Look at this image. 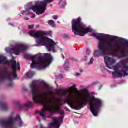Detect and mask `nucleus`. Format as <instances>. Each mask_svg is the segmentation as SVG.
Returning a JSON list of instances; mask_svg holds the SVG:
<instances>
[{
    "instance_id": "58836bf2",
    "label": "nucleus",
    "mask_w": 128,
    "mask_h": 128,
    "mask_svg": "<svg viewBox=\"0 0 128 128\" xmlns=\"http://www.w3.org/2000/svg\"><path fill=\"white\" fill-rule=\"evenodd\" d=\"M92 96L94 95V93L92 92Z\"/></svg>"
},
{
    "instance_id": "f3484780",
    "label": "nucleus",
    "mask_w": 128,
    "mask_h": 128,
    "mask_svg": "<svg viewBox=\"0 0 128 128\" xmlns=\"http://www.w3.org/2000/svg\"><path fill=\"white\" fill-rule=\"evenodd\" d=\"M94 58H91L90 59V62L88 64H89L90 66V64H94Z\"/></svg>"
},
{
    "instance_id": "f257e3e1",
    "label": "nucleus",
    "mask_w": 128,
    "mask_h": 128,
    "mask_svg": "<svg viewBox=\"0 0 128 128\" xmlns=\"http://www.w3.org/2000/svg\"><path fill=\"white\" fill-rule=\"evenodd\" d=\"M45 88L48 90L50 86L44 80H34L30 84L32 94L34 102H30L25 104H20L18 100L14 102V106H18V108L20 110H24L27 112L30 106L36 104H41L44 106V109L40 112L36 111V114H40L44 122H46V118H52L54 122L48 124V128H60V124L64 122V118H53L52 116L46 117V112H50L51 114L56 110H60L58 106V102L60 99H56L54 96L56 93L51 91L49 93L44 92Z\"/></svg>"
},
{
    "instance_id": "39448f33",
    "label": "nucleus",
    "mask_w": 128,
    "mask_h": 128,
    "mask_svg": "<svg viewBox=\"0 0 128 128\" xmlns=\"http://www.w3.org/2000/svg\"><path fill=\"white\" fill-rule=\"evenodd\" d=\"M104 62L106 66L110 70H114L115 72H112L114 78H122L128 76V58L121 60L116 64V60L114 58L105 56ZM114 66V64H116Z\"/></svg>"
},
{
    "instance_id": "f8f14e48",
    "label": "nucleus",
    "mask_w": 128,
    "mask_h": 128,
    "mask_svg": "<svg viewBox=\"0 0 128 128\" xmlns=\"http://www.w3.org/2000/svg\"><path fill=\"white\" fill-rule=\"evenodd\" d=\"M0 108L2 110H8V106L4 102H0Z\"/></svg>"
},
{
    "instance_id": "c9c22d12",
    "label": "nucleus",
    "mask_w": 128,
    "mask_h": 128,
    "mask_svg": "<svg viewBox=\"0 0 128 128\" xmlns=\"http://www.w3.org/2000/svg\"><path fill=\"white\" fill-rule=\"evenodd\" d=\"M8 20H10V18H8L7 20V21L8 22Z\"/></svg>"
},
{
    "instance_id": "9b49d317",
    "label": "nucleus",
    "mask_w": 128,
    "mask_h": 128,
    "mask_svg": "<svg viewBox=\"0 0 128 128\" xmlns=\"http://www.w3.org/2000/svg\"><path fill=\"white\" fill-rule=\"evenodd\" d=\"M35 74L34 72H32V71H30L26 73V78L24 77L23 78H22L21 80L22 82H24V80H26V78H32V76H34V75Z\"/></svg>"
},
{
    "instance_id": "9d476101",
    "label": "nucleus",
    "mask_w": 128,
    "mask_h": 128,
    "mask_svg": "<svg viewBox=\"0 0 128 128\" xmlns=\"http://www.w3.org/2000/svg\"><path fill=\"white\" fill-rule=\"evenodd\" d=\"M28 46L24 44H18L16 45L13 48H6L5 50L8 54H14L16 56H20V54H24L25 52L28 50Z\"/></svg>"
},
{
    "instance_id": "4468645a",
    "label": "nucleus",
    "mask_w": 128,
    "mask_h": 128,
    "mask_svg": "<svg viewBox=\"0 0 128 128\" xmlns=\"http://www.w3.org/2000/svg\"><path fill=\"white\" fill-rule=\"evenodd\" d=\"M70 68V62L68 60H67L65 62V64H64V69L65 70H68Z\"/></svg>"
},
{
    "instance_id": "a878e982",
    "label": "nucleus",
    "mask_w": 128,
    "mask_h": 128,
    "mask_svg": "<svg viewBox=\"0 0 128 128\" xmlns=\"http://www.w3.org/2000/svg\"><path fill=\"white\" fill-rule=\"evenodd\" d=\"M76 86L75 84H74V85L70 87V88H71V90H74V88H76Z\"/></svg>"
},
{
    "instance_id": "393cba45",
    "label": "nucleus",
    "mask_w": 128,
    "mask_h": 128,
    "mask_svg": "<svg viewBox=\"0 0 128 128\" xmlns=\"http://www.w3.org/2000/svg\"><path fill=\"white\" fill-rule=\"evenodd\" d=\"M8 26H12L13 28H14V26H16L14 24H12V23H9Z\"/></svg>"
},
{
    "instance_id": "5701e85b",
    "label": "nucleus",
    "mask_w": 128,
    "mask_h": 128,
    "mask_svg": "<svg viewBox=\"0 0 128 128\" xmlns=\"http://www.w3.org/2000/svg\"><path fill=\"white\" fill-rule=\"evenodd\" d=\"M54 20H56L58 18V16H53Z\"/></svg>"
},
{
    "instance_id": "dca6fc26",
    "label": "nucleus",
    "mask_w": 128,
    "mask_h": 128,
    "mask_svg": "<svg viewBox=\"0 0 128 128\" xmlns=\"http://www.w3.org/2000/svg\"><path fill=\"white\" fill-rule=\"evenodd\" d=\"M60 8H64V6H66V2L60 1Z\"/></svg>"
},
{
    "instance_id": "c85d7f7f",
    "label": "nucleus",
    "mask_w": 128,
    "mask_h": 128,
    "mask_svg": "<svg viewBox=\"0 0 128 128\" xmlns=\"http://www.w3.org/2000/svg\"><path fill=\"white\" fill-rule=\"evenodd\" d=\"M80 74H82V72H84V70H82V68H80Z\"/></svg>"
},
{
    "instance_id": "ea45409f",
    "label": "nucleus",
    "mask_w": 128,
    "mask_h": 128,
    "mask_svg": "<svg viewBox=\"0 0 128 128\" xmlns=\"http://www.w3.org/2000/svg\"><path fill=\"white\" fill-rule=\"evenodd\" d=\"M50 6H52V4H51V5H50Z\"/></svg>"
},
{
    "instance_id": "aec40b11",
    "label": "nucleus",
    "mask_w": 128,
    "mask_h": 128,
    "mask_svg": "<svg viewBox=\"0 0 128 128\" xmlns=\"http://www.w3.org/2000/svg\"><path fill=\"white\" fill-rule=\"evenodd\" d=\"M63 76L62 74L59 75L56 77V80H59L60 78H62Z\"/></svg>"
},
{
    "instance_id": "423d86ee",
    "label": "nucleus",
    "mask_w": 128,
    "mask_h": 128,
    "mask_svg": "<svg viewBox=\"0 0 128 128\" xmlns=\"http://www.w3.org/2000/svg\"><path fill=\"white\" fill-rule=\"evenodd\" d=\"M25 60H32V63L30 65L31 68H37V70H46L48 68L54 61V58L50 54H45L44 56L42 54H39L32 56L26 54L24 56Z\"/></svg>"
},
{
    "instance_id": "2f4dec72",
    "label": "nucleus",
    "mask_w": 128,
    "mask_h": 128,
    "mask_svg": "<svg viewBox=\"0 0 128 128\" xmlns=\"http://www.w3.org/2000/svg\"><path fill=\"white\" fill-rule=\"evenodd\" d=\"M37 119L38 120L39 122H42V120H40V118H38Z\"/></svg>"
},
{
    "instance_id": "0eeeda50",
    "label": "nucleus",
    "mask_w": 128,
    "mask_h": 128,
    "mask_svg": "<svg viewBox=\"0 0 128 128\" xmlns=\"http://www.w3.org/2000/svg\"><path fill=\"white\" fill-rule=\"evenodd\" d=\"M30 36L36 40V44L35 46H46L48 52H56V50L58 48L54 40L44 36L48 34L44 31H38L34 32V31L29 32Z\"/></svg>"
},
{
    "instance_id": "f704fd0d",
    "label": "nucleus",
    "mask_w": 128,
    "mask_h": 128,
    "mask_svg": "<svg viewBox=\"0 0 128 128\" xmlns=\"http://www.w3.org/2000/svg\"><path fill=\"white\" fill-rule=\"evenodd\" d=\"M65 110H67L68 111V108H65Z\"/></svg>"
},
{
    "instance_id": "20e7f679",
    "label": "nucleus",
    "mask_w": 128,
    "mask_h": 128,
    "mask_svg": "<svg viewBox=\"0 0 128 128\" xmlns=\"http://www.w3.org/2000/svg\"><path fill=\"white\" fill-rule=\"evenodd\" d=\"M6 59V57L0 55V82L4 80L12 82L18 78L16 70H20V62L14 59L5 61Z\"/></svg>"
},
{
    "instance_id": "cd10ccee",
    "label": "nucleus",
    "mask_w": 128,
    "mask_h": 128,
    "mask_svg": "<svg viewBox=\"0 0 128 128\" xmlns=\"http://www.w3.org/2000/svg\"><path fill=\"white\" fill-rule=\"evenodd\" d=\"M9 86H14V83L11 82L8 84Z\"/></svg>"
},
{
    "instance_id": "1a4fd4ad",
    "label": "nucleus",
    "mask_w": 128,
    "mask_h": 128,
    "mask_svg": "<svg viewBox=\"0 0 128 128\" xmlns=\"http://www.w3.org/2000/svg\"><path fill=\"white\" fill-rule=\"evenodd\" d=\"M72 32L75 36H84L86 34L92 32V29L88 27L84 23L82 22V18L79 17L78 19H74L72 21Z\"/></svg>"
},
{
    "instance_id": "b1692460",
    "label": "nucleus",
    "mask_w": 128,
    "mask_h": 128,
    "mask_svg": "<svg viewBox=\"0 0 128 128\" xmlns=\"http://www.w3.org/2000/svg\"><path fill=\"white\" fill-rule=\"evenodd\" d=\"M22 91L24 92H28V88L26 87H24L22 88Z\"/></svg>"
},
{
    "instance_id": "6e6552de",
    "label": "nucleus",
    "mask_w": 128,
    "mask_h": 128,
    "mask_svg": "<svg viewBox=\"0 0 128 128\" xmlns=\"http://www.w3.org/2000/svg\"><path fill=\"white\" fill-rule=\"evenodd\" d=\"M54 0H44L40 3V2L36 1L35 4L34 2H30L25 6V10L21 12V14H27V16H32V18H36V14H34L32 10L36 12V14H42L46 10V6L48 4L52 2Z\"/></svg>"
},
{
    "instance_id": "a19ab883",
    "label": "nucleus",
    "mask_w": 128,
    "mask_h": 128,
    "mask_svg": "<svg viewBox=\"0 0 128 128\" xmlns=\"http://www.w3.org/2000/svg\"><path fill=\"white\" fill-rule=\"evenodd\" d=\"M58 24H60V22H58Z\"/></svg>"
},
{
    "instance_id": "72a5a7b5",
    "label": "nucleus",
    "mask_w": 128,
    "mask_h": 128,
    "mask_svg": "<svg viewBox=\"0 0 128 128\" xmlns=\"http://www.w3.org/2000/svg\"><path fill=\"white\" fill-rule=\"evenodd\" d=\"M62 58H63L64 60V58H65L64 56L62 55Z\"/></svg>"
},
{
    "instance_id": "2eb2a0df",
    "label": "nucleus",
    "mask_w": 128,
    "mask_h": 128,
    "mask_svg": "<svg viewBox=\"0 0 128 128\" xmlns=\"http://www.w3.org/2000/svg\"><path fill=\"white\" fill-rule=\"evenodd\" d=\"M48 24H50V26H52V28H56V23L54 20H49L48 22Z\"/></svg>"
},
{
    "instance_id": "4be33fe9",
    "label": "nucleus",
    "mask_w": 128,
    "mask_h": 128,
    "mask_svg": "<svg viewBox=\"0 0 128 128\" xmlns=\"http://www.w3.org/2000/svg\"><path fill=\"white\" fill-rule=\"evenodd\" d=\"M34 28V25H30L28 26V28L30 29H32Z\"/></svg>"
},
{
    "instance_id": "bb28decb",
    "label": "nucleus",
    "mask_w": 128,
    "mask_h": 128,
    "mask_svg": "<svg viewBox=\"0 0 128 128\" xmlns=\"http://www.w3.org/2000/svg\"><path fill=\"white\" fill-rule=\"evenodd\" d=\"M80 73L77 72L76 74V76H80Z\"/></svg>"
},
{
    "instance_id": "c756f323",
    "label": "nucleus",
    "mask_w": 128,
    "mask_h": 128,
    "mask_svg": "<svg viewBox=\"0 0 128 128\" xmlns=\"http://www.w3.org/2000/svg\"><path fill=\"white\" fill-rule=\"evenodd\" d=\"M24 19L26 20H30V18H28V17H26L24 18Z\"/></svg>"
},
{
    "instance_id": "412c9836",
    "label": "nucleus",
    "mask_w": 128,
    "mask_h": 128,
    "mask_svg": "<svg viewBox=\"0 0 128 128\" xmlns=\"http://www.w3.org/2000/svg\"><path fill=\"white\" fill-rule=\"evenodd\" d=\"M90 49H87L86 54H87V56H90Z\"/></svg>"
},
{
    "instance_id": "473e14b6",
    "label": "nucleus",
    "mask_w": 128,
    "mask_h": 128,
    "mask_svg": "<svg viewBox=\"0 0 128 128\" xmlns=\"http://www.w3.org/2000/svg\"><path fill=\"white\" fill-rule=\"evenodd\" d=\"M84 60L86 61L88 60V57H86V56H85V59Z\"/></svg>"
},
{
    "instance_id": "7c9ffc66",
    "label": "nucleus",
    "mask_w": 128,
    "mask_h": 128,
    "mask_svg": "<svg viewBox=\"0 0 128 128\" xmlns=\"http://www.w3.org/2000/svg\"><path fill=\"white\" fill-rule=\"evenodd\" d=\"M58 91L59 92H62V89H59V90H58Z\"/></svg>"
},
{
    "instance_id": "4c0bfd02",
    "label": "nucleus",
    "mask_w": 128,
    "mask_h": 128,
    "mask_svg": "<svg viewBox=\"0 0 128 128\" xmlns=\"http://www.w3.org/2000/svg\"><path fill=\"white\" fill-rule=\"evenodd\" d=\"M102 86H102V85H101V86H100V88H102Z\"/></svg>"
},
{
    "instance_id": "7ed1b4c3",
    "label": "nucleus",
    "mask_w": 128,
    "mask_h": 128,
    "mask_svg": "<svg viewBox=\"0 0 128 128\" xmlns=\"http://www.w3.org/2000/svg\"><path fill=\"white\" fill-rule=\"evenodd\" d=\"M66 103L72 110H80L82 108H84V106L90 104V112L94 116H98L104 106L102 100L90 95L89 93L84 95L81 100L78 94H68Z\"/></svg>"
},
{
    "instance_id": "e433bc0d",
    "label": "nucleus",
    "mask_w": 128,
    "mask_h": 128,
    "mask_svg": "<svg viewBox=\"0 0 128 128\" xmlns=\"http://www.w3.org/2000/svg\"><path fill=\"white\" fill-rule=\"evenodd\" d=\"M99 90H102L101 87L100 88Z\"/></svg>"
},
{
    "instance_id": "ddd939ff",
    "label": "nucleus",
    "mask_w": 128,
    "mask_h": 128,
    "mask_svg": "<svg viewBox=\"0 0 128 128\" xmlns=\"http://www.w3.org/2000/svg\"><path fill=\"white\" fill-rule=\"evenodd\" d=\"M68 94V92L66 90H64V92L58 94V97L60 100H62V98H66Z\"/></svg>"
},
{
    "instance_id": "6ab92c4d",
    "label": "nucleus",
    "mask_w": 128,
    "mask_h": 128,
    "mask_svg": "<svg viewBox=\"0 0 128 128\" xmlns=\"http://www.w3.org/2000/svg\"><path fill=\"white\" fill-rule=\"evenodd\" d=\"M63 38H70V36H68V34H64L63 35Z\"/></svg>"
},
{
    "instance_id": "a211bd4d",
    "label": "nucleus",
    "mask_w": 128,
    "mask_h": 128,
    "mask_svg": "<svg viewBox=\"0 0 128 128\" xmlns=\"http://www.w3.org/2000/svg\"><path fill=\"white\" fill-rule=\"evenodd\" d=\"M60 114H61V116H60V118H63V120H64V112L62 111H60Z\"/></svg>"
},
{
    "instance_id": "f03ea898",
    "label": "nucleus",
    "mask_w": 128,
    "mask_h": 128,
    "mask_svg": "<svg viewBox=\"0 0 128 128\" xmlns=\"http://www.w3.org/2000/svg\"><path fill=\"white\" fill-rule=\"evenodd\" d=\"M92 36L100 40L98 50L94 52V58L112 56L119 60L128 58V40L118 36L94 33Z\"/></svg>"
}]
</instances>
